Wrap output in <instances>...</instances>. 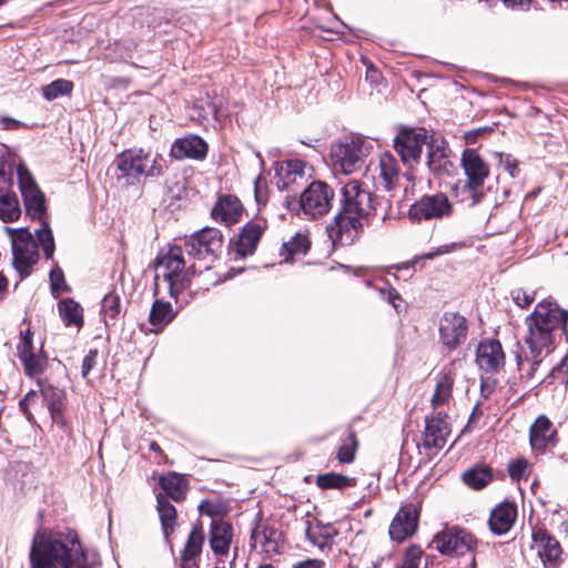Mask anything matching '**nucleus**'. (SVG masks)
I'll return each mask as SVG.
<instances>
[{
	"mask_svg": "<svg viewBox=\"0 0 568 568\" xmlns=\"http://www.w3.org/2000/svg\"><path fill=\"white\" fill-rule=\"evenodd\" d=\"M43 400L50 412L51 416L55 418L61 413L63 406V392L53 386H44L41 388Z\"/></svg>",
	"mask_w": 568,
	"mask_h": 568,
	"instance_id": "obj_45",
	"label": "nucleus"
},
{
	"mask_svg": "<svg viewBox=\"0 0 568 568\" xmlns=\"http://www.w3.org/2000/svg\"><path fill=\"white\" fill-rule=\"evenodd\" d=\"M159 158V155H152L142 149L125 150L118 155L115 164L124 178H158L163 172Z\"/></svg>",
	"mask_w": 568,
	"mask_h": 568,
	"instance_id": "obj_8",
	"label": "nucleus"
},
{
	"mask_svg": "<svg viewBox=\"0 0 568 568\" xmlns=\"http://www.w3.org/2000/svg\"><path fill=\"white\" fill-rule=\"evenodd\" d=\"M38 398V394L34 390H30L26 394V396L19 402L20 410L26 415L28 420L32 419V414L29 410V407L34 400Z\"/></svg>",
	"mask_w": 568,
	"mask_h": 568,
	"instance_id": "obj_56",
	"label": "nucleus"
},
{
	"mask_svg": "<svg viewBox=\"0 0 568 568\" xmlns=\"http://www.w3.org/2000/svg\"><path fill=\"white\" fill-rule=\"evenodd\" d=\"M281 532L274 526L257 521L251 531V545L267 556L280 552Z\"/></svg>",
	"mask_w": 568,
	"mask_h": 568,
	"instance_id": "obj_24",
	"label": "nucleus"
},
{
	"mask_svg": "<svg viewBox=\"0 0 568 568\" xmlns=\"http://www.w3.org/2000/svg\"><path fill=\"white\" fill-rule=\"evenodd\" d=\"M293 568H324V561L320 559H306L294 564Z\"/></svg>",
	"mask_w": 568,
	"mask_h": 568,
	"instance_id": "obj_60",
	"label": "nucleus"
},
{
	"mask_svg": "<svg viewBox=\"0 0 568 568\" xmlns=\"http://www.w3.org/2000/svg\"><path fill=\"white\" fill-rule=\"evenodd\" d=\"M381 293L383 294L384 298H386L396 310L399 308L397 301H400V296L395 288L389 287L386 291L382 290Z\"/></svg>",
	"mask_w": 568,
	"mask_h": 568,
	"instance_id": "obj_59",
	"label": "nucleus"
},
{
	"mask_svg": "<svg viewBox=\"0 0 568 568\" xmlns=\"http://www.w3.org/2000/svg\"><path fill=\"white\" fill-rule=\"evenodd\" d=\"M517 517L516 506L505 501L496 506L489 517L490 530L496 535H504L510 530Z\"/></svg>",
	"mask_w": 568,
	"mask_h": 568,
	"instance_id": "obj_27",
	"label": "nucleus"
},
{
	"mask_svg": "<svg viewBox=\"0 0 568 568\" xmlns=\"http://www.w3.org/2000/svg\"><path fill=\"white\" fill-rule=\"evenodd\" d=\"M209 109H210V110H209L210 114H211L215 120H217V119H219V112H220V109H219V106H217L216 102H212V103H210V104H209Z\"/></svg>",
	"mask_w": 568,
	"mask_h": 568,
	"instance_id": "obj_63",
	"label": "nucleus"
},
{
	"mask_svg": "<svg viewBox=\"0 0 568 568\" xmlns=\"http://www.w3.org/2000/svg\"><path fill=\"white\" fill-rule=\"evenodd\" d=\"M460 166L466 176L465 183L458 192L462 203L468 207L485 204L488 207L496 209L511 193L509 185L500 184V173L496 175V190L493 195V186H485V182L490 175V166L485 159L475 149H465L460 158Z\"/></svg>",
	"mask_w": 568,
	"mask_h": 568,
	"instance_id": "obj_3",
	"label": "nucleus"
},
{
	"mask_svg": "<svg viewBox=\"0 0 568 568\" xmlns=\"http://www.w3.org/2000/svg\"><path fill=\"white\" fill-rule=\"evenodd\" d=\"M477 545L474 536L460 528H446L437 532L430 544V547L445 556H464L473 551Z\"/></svg>",
	"mask_w": 568,
	"mask_h": 568,
	"instance_id": "obj_13",
	"label": "nucleus"
},
{
	"mask_svg": "<svg viewBox=\"0 0 568 568\" xmlns=\"http://www.w3.org/2000/svg\"><path fill=\"white\" fill-rule=\"evenodd\" d=\"M423 550L418 546H410L406 549L400 568H418Z\"/></svg>",
	"mask_w": 568,
	"mask_h": 568,
	"instance_id": "obj_51",
	"label": "nucleus"
},
{
	"mask_svg": "<svg viewBox=\"0 0 568 568\" xmlns=\"http://www.w3.org/2000/svg\"><path fill=\"white\" fill-rule=\"evenodd\" d=\"M354 483V478L336 473L322 474L316 478V484L322 489H343L353 486Z\"/></svg>",
	"mask_w": 568,
	"mask_h": 568,
	"instance_id": "obj_40",
	"label": "nucleus"
},
{
	"mask_svg": "<svg viewBox=\"0 0 568 568\" xmlns=\"http://www.w3.org/2000/svg\"><path fill=\"white\" fill-rule=\"evenodd\" d=\"M175 315L176 313L170 302L155 300L149 314V323L152 326L151 331L159 333L173 321Z\"/></svg>",
	"mask_w": 568,
	"mask_h": 568,
	"instance_id": "obj_33",
	"label": "nucleus"
},
{
	"mask_svg": "<svg viewBox=\"0 0 568 568\" xmlns=\"http://www.w3.org/2000/svg\"><path fill=\"white\" fill-rule=\"evenodd\" d=\"M7 278L2 274H0V298L4 295L7 291Z\"/></svg>",
	"mask_w": 568,
	"mask_h": 568,
	"instance_id": "obj_64",
	"label": "nucleus"
},
{
	"mask_svg": "<svg viewBox=\"0 0 568 568\" xmlns=\"http://www.w3.org/2000/svg\"><path fill=\"white\" fill-rule=\"evenodd\" d=\"M532 540L539 546L538 555L547 568H555L560 559L562 549L559 541L544 528L532 531Z\"/></svg>",
	"mask_w": 568,
	"mask_h": 568,
	"instance_id": "obj_25",
	"label": "nucleus"
},
{
	"mask_svg": "<svg viewBox=\"0 0 568 568\" xmlns=\"http://www.w3.org/2000/svg\"><path fill=\"white\" fill-rule=\"evenodd\" d=\"M564 369L568 372V356L565 357L559 365L555 366L551 369V375H556L557 373L564 372Z\"/></svg>",
	"mask_w": 568,
	"mask_h": 568,
	"instance_id": "obj_62",
	"label": "nucleus"
},
{
	"mask_svg": "<svg viewBox=\"0 0 568 568\" xmlns=\"http://www.w3.org/2000/svg\"><path fill=\"white\" fill-rule=\"evenodd\" d=\"M207 152L209 145L204 139L195 134H189L173 142L170 155L179 161L184 159L203 161Z\"/></svg>",
	"mask_w": 568,
	"mask_h": 568,
	"instance_id": "obj_19",
	"label": "nucleus"
},
{
	"mask_svg": "<svg viewBox=\"0 0 568 568\" xmlns=\"http://www.w3.org/2000/svg\"><path fill=\"white\" fill-rule=\"evenodd\" d=\"M454 205L447 194L438 192L424 195L409 209L408 215L413 221L444 219L453 214Z\"/></svg>",
	"mask_w": 568,
	"mask_h": 568,
	"instance_id": "obj_15",
	"label": "nucleus"
},
{
	"mask_svg": "<svg viewBox=\"0 0 568 568\" xmlns=\"http://www.w3.org/2000/svg\"><path fill=\"white\" fill-rule=\"evenodd\" d=\"M184 254L185 252L181 245H173L166 253L156 257L155 283L158 284L160 276H162L169 285L171 296L174 298L187 287L191 278L197 272L195 264L186 266Z\"/></svg>",
	"mask_w": 568,
	"mask_h": 568,
	"instance_id": "obj_5",
	"label": "nucleus"
},
{
	"mask_svg": "<svg viewBox=\"0 0 568 568\" xmlns=\"http://www.w3.org/2000/svg\"><path fill=\"white\" fill-rule=\"evenodd\" d=\"M6 230L11 236L13 266L21 277H27L39 260L38 243L27 229Z\"/></svg>",
	"mask_w": 568,
	"mask_h": 568,
	"instance_id": "obj_11",
	"label": "nucleus"
},
{
	"mask_svg": "<svg viewBox=\"0 0 568 568\" xmlns=\"http://www.w3.org/2000/svg\"><path fill=\"white\" fill-rule=\"evenodd\" d=\"M306 538L310 542H312L314 546L318 547L320 549L325 548V540H322L316 527L315 528L308 527L306 529Z\"/></svg>",
	"mask_w": 568,
	"mask_h": 568,
	"instance_id": "obj_58",
	"label": "nucleus"
},
{
	"mask_svg": "<svg viewBox=\"0 0 568 568\" xmlns=\"http://www.w3.org/2000/svg\"><path fill=\"white\" fill-rule=\"evenodd\" d=\"M316 528L322 540H325V547L327 546V541L337 535V530L331 525H317Z\"/></svg>",
	"mask_w": 568,
	"mask_h": 568,
	"instance_id": "obj_57",
	"label": "nucleus"
},
{
	"mask_svg": "<svg viewBox=\"0 0 568 568\" xmlns=\"http://www.w3.org/2000/svg\"><path fill=\"white\" fill-rule=\"evenodd\" d=\"M98 356V349H90L88 354L84 356L81 367V373L83 377H87L91 369L95 366Z\"/></svg>",
	"mask_w": 568,
	"mask_h": 568,
	"instance_id": "obj_55",
	"label": "nucleus"
},
{
	"mask_svg": "<svg viewBox=\"0 0 568 568\" xmlns=\"http://www.w3.org/2000/svg\"><path fill=\"white\" fill-rule=\"evenodd\" d=\"M495 158L498 160V168L503 169L510 180L518 175V162L510 154L495 153Z\"/></svg>",
	"mask_w": 568,
	"mask_h": 568,
	"instance_id": "obj_50",
	"label": "nucleus"
},
{
	"mask_svg": "<svg viewBox=\"0 0 568 568\" xmlns=\"http://www.w3.org/2000/svg\"><path fill=\"white\" fill-rule=\"evenodd\" d=\"M464 483L473 489H481L493 479L491 470L487 466H476L463 475Z\"/></svg>",
	"mask_w": 568,
	"mask_h": 568,
	"instance_id": "obj_38",
	"label": "nucleus"
},
{
	"mask_svg": "<svg viewBox=\"0 0 568 568\" xmlns=\"http://www.w3.org/2000/svg\"><path fill=\"white\" fill-rule=\"evenodd\" d=\"M438 329L443 345L449 351H454L467 339L468 321L457 312H445L439 318Z\"/></svg>",
	"mask_w": 568,
	"mask_h": 568,
	"instance_id": "obj_16",
	"label": "nucleus"
},
{
	"mask_svg": "<svg viewBox=\"0 0 568 568\" xmlns=\"http://www.w3.org/2000/svg\"><path fill=\"white\" fill-rule=\"evenodd\" d=\"M223 235L215 227H204L193 233L183 243L185 254L195 261L204 262V268L209 270L211 263L216 258L217 252L222 248Z\"/></svg>",
	"mask_w": 568,
	"mask_h": 568,
	"instance_id": "obj_9",
	"label": "nucleus"
},
{
	"mask_svg": "<svg viewBox=\"0 0 568 568\" xmlns=\"http://www.w3.org/2000/svg\"><path fill=\"white\" fill-rule=\"evenodd\" d=\"M40 222H41V226L38 230H36V236H37L36 241L38 243V246L39 245L41 246L45 257L48 260H53L55 245H54V239H53L52 231H51L50 225L45 219Z\"/></svg>",
	"mask_w": 568,
	"mask_h": 568,
	"instance_id": "obj_41",
	"label": "nucleus"
},
{
	"mask_svg": "<svg viewBox=\"0 0 568 568\" xmlns=\"http://www.w3.org/2000/svg\"><path fill=\"white\" fill-rule=\"evenodd\" d=\"M233 540V527L223 519H212L210 526V546L215 555L229 552Z\"/></svg>",
	"mask_w": 568,
	"mask_h": 568,
	"instance_id": "obj_26",
	"label": "nucleus"
},
{
	"mask_svg": "<svg viewBox=\"0 0 568 568\" xmlns=\"http://www.w3.org/2000/svg\"><path fill=\"white\" fill-rule=\"evenodd\" d=\"M6 230L11 236L13 266L21 277H27L39 260L38 243L27 229Z\"/></svg>",
	"mask_w": 568,
	"mask_h": 568,
	"instance_id": "obj_10",
	"label": "nucleus"
},
{
	"mask_svg": "<svg viewBox=\"0 0 568 568\" xmlns=\"http://www.w3.org/2000/svg\"><path fill=\"white\" fill-rule=\"evenodd\" d=\"M0 123L3 130H16L23 125L19 120L9 116L1 118Z\"/></svg>",
	"mask_w": 568,
	"mask_h": 568,
	"instance_id": "obj_61",
	"label": "nucleus"
},
{
	"mask_svg": "<svg viewBox=\"0 0 568 568\" xmlns=\"http://www.w3.org/2000/svg\"><path fill=\"white\" fill-rule=\"evenodd\" d=\"M30 568H73L84 560V550L74 531L45 532L38 529L33 535Z\"/></svg>",
	"mask_w": 568,
	"mask_h": 568,
	"instance_id": "obj_4",
	"label": "nucleus"
},
{
	"mask_svg": "<svg viewBox=\"0 0 568 568\" xmlns=\"http://www.w3.org/2000/svg\"><path fill=\"white\" fill-rule=\"evenodd\" d=\"M204 544V535L199 526H194L187 537L186 544L182 551V560L187 561L197 557Z\"/></svg>",
	"mask_w": 568,
	"mask_h": 568,
	"instance_id": "obj_39",
	"label": "nucleus"
},
{
	"mask_svg": "<svg viewBox=\"0 0 568 568\" xmlns=\"http://www.w3.org/2000/svg\"><path fill=\"white\" fill-rule=\"evenodd\" d=\"M156 510L161 520L162 531L168 539L176 525V509L166 496L159 494L156 496Z\"/></svg>",
	"mask_w": 568,
	"mask_h": 568,
	"instance_id": "obj_36",
	"label": "nucleus"
},
{
	"mask_svg": "<svg viewBox=\"0 0 568 568\" xmlns=\"http://www.w3.org/2000/svg\"><path fill=\"white\" fill-rule=\"evenodd\" d=\"M555 434L551 422L544 415L539 416L530 427L531 447L537 450L545 449L552 442Z\"/></svg>",
	"mask_w": 568,
	"mask_h": 568,
	"instance_id": "obj_30",
	"label": "nucleus"
},
{
	"mask_svg": "<svg viewBox=\"0 0 568 568\" xmlns=\"http://www.w3.org/2000/svg\"><path fill=\"white\" fill-rule=\"evenodd\" d=\"M447 415L443 412H435L430 417L425 418V430L423 445L426 449H442L450 433Z\"/></svg>",
	"mask_w": 568,
	"mask_h": 568,
	"instance_id": "obj_20",
	"label": "nucleus"
},
{
	"mask_svg": "<svg viewBox=\"0 0 568 568\" xmlns=\"http://www.w3.org/2000/svg\"><path fill=\"white\" fill-rule=\"evenodd\" d=\"M24 372L28 376L33 377L39 374H41L48 364L47 356L40 351L39 353H33L27 358H23L22 361Z\"/></svg>",
	"mask_w": 568,
	"mask_h": 568,
	"instance_id": "obj_46",
	"label": "nucleus"
},
{
	"mask_svg": "<svg viewBox=\"0 0 568 568\" xmlns=\"http://www.w3.org/2000/svg\"><path fill=\"white\" fill-rule=\"evenodd\" d=\"M528 463L524 458L513 460L508 465V473L513 480L519 481L527 474Z\"/></svg>",
	"mask_w": 568,
	"mask_h": 568,
	"instance_id": "obj_52",
	"label": "nucleus"
},
{
	"mask_svg": "<svg viewBox=\"0 0 568 568\" xmlns=\"http://www.w3.org/2000/svg\"><path fill=\"white\" fill-rule=\"evenodd\" d=\"M311 247V241L304 233H296L288 241L283 242L280 255L284 262L291 263L298 257L306 255Z\"/></svg>",
	"mask_w": 568,
	"mask_h": 568,
	"instance_id": "obj_32",
	"label": "nucleus"
},
{
	"mask_svg": "<svg viewBox=\"0 0 568 568\" xmlns=\"http://www.w3.org/2000/svg\"><path fill=\"white\" fill-rule=\"evenodd\" d=\"M356 449V435L354 433H349L338 448L337 459L342 464H351L354 460Z\"/></svg>",
	"mask_w": 568,
	"mask_h": 568,
	"instance_id": "obj_47",
	"label": "nucleus"
},
{
	"mask_svg": "<svg viewBox=\"0 0 568 568\" xmlns=\"http://www.w3.org/2000/svg\"><path fill=\"white\" fill-rule=\"evenodd\" d=\"M378 170L381 183L387 191L393 190L399 179V166L397 160L389 152L381 154L378 160Z\"/></svg>",
	"mask_w": 568,
	"mask_h": 568,
	"instance_id": "obj_31",
	"label": "nucleus"
},
{
	"mask_svg": "<svg viewBox=\"0 0 568 568\" xmlns=\"http://www.w3.org/2000/svg\"><path fill=\"white\" fill-rule=\"evenodd\" d=\"M341 207L333 221L327 224L326 233L334 245H351L359 236L364 222L371 216L372 192L357 180L347 182L341 190Z\"/></svg>",
	"mask_w": 568,
	"mask_h": 568,
	"instance_id": "obj_2",
	"label": "nucleus"
},
{
	"mask_svg": "<svg viewBox=\"0 0 568 568\" xmlns=\"http://www.w3.org/2000/svg\"><path fill=\"white\" fill-rule=\"evenodd\" d=\"M32 336L33 334L30 328L20 332V342L17 346V354L20 361L34 353Z\"/></svg>",
	"mask_w": 568,
	"mask_h": 568,
	"instance_id": "obj_49",
	"label": "nucleus"
},
{
	"mask_svg": "<svg viewBox=\"0 0 568 568\" xmlns=\"http://www.w3.org/2000/svg\"><path fill=\"white\" fill-rule=\"evenodd\" d=\"M159 485L166 496L175 501L183 500L186 495L187 481L184 476L176 473H169L159 479Z\"/></svg>",
	"mask_w": 568,
	"mask_h": 568,
	"instance_id": "obj_35",
	"label": "nucleus"
},
{
	"mask_svg": "<svg viewBox=\"0 0 568 568\" xmlns=\"http://www.w3.org/2000/svg\"><path fill=\"white\" fill-rule=\"evenodd\" d=\"M418 510L413 504L400 507L389 526V536L397 542H403L417 529Z\"/></svg>",
	"mask_w": 568,
	"mask_h": 568,
	"instance_id": "obj_18",
	"label": "nucleus"
},
{
	"mask_svg": "<svg viewBox=\"0 0 568 568\" xmlns=\"http://www.w3.org/2000/svg\"><path fill=\"white\" fill-rule=\"evenodd\" d=\"M568 311L556 301L546 298L536 304L534 312L525 320L527 349L521 348L516 354L520 378L530 381L535 377V373L552 349L555 334L558 331L566 333Z\"/></svg>",
	"mask_w": 568,
	"mask_h": 568,
	"instance_id": "obj_1",
	"label": "nucleus"
},
{
	"mask_svg": "<svg viewBox=\"0 0 568 568\" xmlns=\"http://www.w3.org/2000/svg\"><path fill=\"white\" fill-rule=\"evenodd\" d=\"M511 298L516 305L521 308L529 306L535 300V292H527L523 288H515L511 291Z\"/></svg>",
	"mask_w": 568,
	"mask_h": 568,
	"instance_id": "obj_53",
	"label": "nucleus"
},
{
	"mask_svg": "<svg viewBox=\"0 0 568 568\" xmlns=\"http://www.w3.org/2000/svg\"><path fill=\"white\" fill-rule=\"evenodd\" d=\"M40 222H41V226L38 230H36V236H37L36 241L38 243V246L39 245L41 246L45 257L48 260H53L55 245H54V239H53L52 231H51L50 225L45 219Z\"/></svg>",
	"mask_w": 568,
	"mask_h": 568,
	"instance_id": "obj_42",
	"label": "nucleus"
},
{
	"mask_svg": "<svg viewBox=\"0 0 568 568\" xmlns=\"http://www.w3.org/2000/svg\"><path fill=\"white\" fill-rule=\"evenodd\" d=\"M373 149L372 143L359 136H344L334 141L329 148L334 170L352 174L365 166V160Z\"/></svg>",
	"mask_w": 568,
	"mask_h": 568,
	"instance_id": "obj_6",
	"label": "nucleus"
},
{
	"mask_svg": "<svg viewBox=\"0 0 568 568\" xmlns=\"http://www.w3.org/2000/svg\"><path fill=\"white\" fill-rule=\"evenodd\" d=\"M465 365L464 358H455L436 377L435 392L432 397V406L435 412L448 404L453 394V386L458 375V371Z\"/></svg>",
	"mask_w": 568,
	"mask_h": 568,
	"instance_id": "obj_17",
	"label": "nucleus"
},
{
	"mask_svg": "<svg viewBox=\"0 0 568 568\" xmlns=\"http://www.w3.org/2000/svg\"><path fill=\"white\" fill-rule=\"evenodd\" d=\"M305 163L301 160H287L275 165V184L278 190H288L293 185H303L307 181Z\"/></svg>",
	"mask_w": 568,
	"mask_h": 568,
	"instance_id": "obj_21",
	"label": "nucleus"
},
{
	"mask_svg": "<svg viewBox=\"0 0 568 568\" xmlns=\"http://www.w3.org/2000/svg\"><path fill=\"white\" fill-rule=\"evenodd\" d=\"M21 215L18 196L13 192L0 191V220L3 222L17 221Z\"/></svg>",
	"mask_w": 568,
	"mask_h": 568,
	"instance_id": "obj_37",
	"label": "nucleus"
},
{
	"mask_svg": "<svg viewBox=\"0 0 568 568\" xmlns=\"http://www.w3.org/2000/svg\"><path fill=\"white\" fill-rule=\"evenodd\" d=\"M74 84L67 79H57L42 87V95L48 101H53L60 97L69 95L73 91Z\"/></svg>",
	"mask_w": 568,
	"mask_h": 568,
	"instance_id": "obj_43",
	"label": "nucleus"
},
{
	"mask_svg": "<svg viewBox=\"0 0 568 568\" xmlns=\"http://www.w3.org/2000/svg\"><path fill=\"white\" fill-rule=\"evenodd\" d=\"M101 313L106 325L114 321L121 313L120 295L114 292L106 294L101 301Z\"/></svg>",
	"mask_w": 568,
	"mask_h": 568,
	"instance_id": "obj_44",
	"label": "nucleus"
},
{
	"mask_svg": "<svg viewBox=\"0 0 568 568\" xmlns=\"http://www.w3.org/2000/svg\"><path fill=\"white\" fill-rule=\"evenodd\" d=\"M476 363L487 373L498 372L505 364V354L497 339H484L476 349Z\"/></svg>",
	"mask_w": 568,
	"mask_h": 568,
	"instance_id": "obj_22",
	"label": "nucleus"
},
{
	"mask_svg": "<svg viewBox=\"0 0 568 568\" xmlns=\"http://www.w3.org/2000/svg\"><path fill=\"white\" fill-rule=\"evenodd\" d=\"M243 212L241 201L234 195H224L220 197L212 210V216L223 222L225 225L237 223Z\"/></svg>",
	"mask_w": 568,
	"mask_h": 568,
	"instance_id": "obj_28",
	"label": "nucleus"
},
{
	"mask_svg": "<svg viewBox=\"0 0 568 568\" xmlns=\"http://www.w3.org/2000/svg\"><path fill=\"white\" fill-rule=\"evenodd\" d=\"M266 227L267 224L265 221L255 220L247 222L242 227L236 241L234 242L236 254L241 257L254 254Z\"/></svg>",
	"mask_w": 568,
	"mask_h": 568,
	"instance_id": "obj_23",
	"label": "nucleus"
},
{
	"mask_svg": "<svg viewBox=\"0 0 568 568\" xmlns=\"http://www.w3.org/2000/svg\"><path fill=\"white\" fill-rule=\"evenodd\" d=\"M430 135L423 129H403L394 139L393 146L404 165L412 169L420 160L424 148L427 149Z\"/></svg>",
	"mask_w": 568,
	"mask_h": 568,
	"instance_id": "obj_12",
	"label": "nucleus"
},
{
	"mask_svg": "<svg viewBox=\"0 0 568 568\" xmlns=\"http://www.w3.org/2000/svg\"><path fill=\"white\" fill-rule=\"evenodd\" d=\"M50 283L51 292L54 297H58L60 292L70 291V287L65 283L63 271L57 265L50 271Z\"/></svg>",
	"mask_w": 568,
	"mask_h": 568,
	"instance_id": "obj_48",
	"label": "nucleus"
},
{
	"mask_svg": "<svg viewBox=\"0 0 568 568\" xmlns=\"http://www.w3.org/2000/svg\"><path fill=\"white\" fill-rule=\"evenodd\" d=\"M335 192L323 181H313L300 195L297 214L305 220H316L332 209Z\"/></svg>",
	"mask_w": 568,
	"mask_h": 568,
	"instance_id": "obj_7",
	"label": "nucleus"
},
{
	"mask_svg": "<svg viewBox=\"0 0 568 568\" xmlns=\"http://www.w3.org/2000/svg\"><path fill=\"white\" fill-rule=\"evenodd\" d=\"M462 243H457V242H453V243H449V244H445V245H442V246H438L427 253H425L424 255H422L419 258L422 260H432L436 256H439V255H444V254H448L459 247H462Z\"/></svg>",
	"mask_w": 568,
	"mask_h": 568,
	"instance_id": "obj_54",
	"label": "nucleus"
},
{
	"mask_svg": "<svg viewBox=\"0 0 568 568\" xmlns=\"http://www.w3.org/2000/svg\"><path fill=\"white\" fill-rule=\"evenodd\" d=\"M58 312L65 326H75L77 328L83 326V307L73 298H62L58 303Z\"/></svg>",
	"mask_w": 568,
	"mask_h": 568,
	"instance_id": "obj_34",
	"label": "nucleus"
},
{
	"mask_svg": "<svg viewBox=\"0 0 568 568\" xmlns=\"http://www.w3.org/2000/svg\"><path fill=\"white\" fill-rule=\"evenodd\" d=\"M427 166L430 172L439 174L448 172L450 161L448 160L447 149L445 142L430 135V142L427 146Z\"/></svg>",
	"mask_w": 568,
	"mask_h": 568,
	"instance_id": "obj_29",
	"label": "nucleus"
},
{
	"mask_svg": "<svg viewBox=\"0 0 568 568\" xmlns=\"http://www.w3.org/2000/svg\"><path fill=\"white\" fill-rule=\"evenodd\" d=\"M17 174L27 215L32 220H44L47 212L44 194L41 192L31 173L23 164L18 165Z\"/></svg>",
	"mask_w": 568,
	"mask_h": 568,
	"instance_id": "obj_14",
	"label": "nucleus"
}]
</instances>
